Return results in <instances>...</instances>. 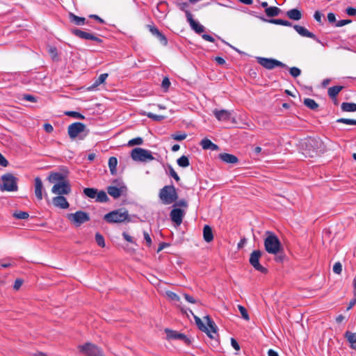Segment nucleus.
<instances>
[{
    "label": "nucleus",
    "mask_w": 356,
    "mask_h": 356,
    "mask_svg": "<svg viewBox=\"0 0 356 356\" xmlns=\"http://www.w3.org/2000/svg\"><path fill=\"white\" fill-rule=\"evenodd\" d=\"M280 11L281 10L279 8L275 6L268 7L265 9V13L266 15L268 17L277 16L280 14Z\"/></svg>",
    "instance_id": "obj_33"
},
{
    "label": "nucleus",
    "mask_w": 356,
    "mask_h": 356,
    "mask_svg": "<svg viewBox=\"0 0 356 356\" xmlns=\"http://www.w3.org/2000/svg\"><path fill=\"white\" fill-rule=\"evenodd\" d=\"M104 220L108 223H122L129 221L128 211L125 209H119L106 213Z\"/></svg>",
    "instance_id": "obj_3"
},
{
    "label": "nucleus",
    "mask_w": 356,
    "mask_h": 356,
    "mask_svg": "<svg viewBox=\"0 0 356 356\" xmlns=\"http://www.w3.org/2000/svg\"><path fill=\"white\" fill-rule=\"evenodd\" d=\"M165 332L168 340H181L187 345L191 343V340L184 334L169 329H165Z\"/></svg>",
    "instance_id": "obj_14"
},
{
    "label": "nucleus",
    "mask_w": 356,
    "mask_h": 356,
    "mask_svg": "<svg viewBox=\"0 0 356 356\" xmlns=\"http://www.w3.org/2000/svg\"><path fill=\"white\" fill-rule=\"evenodd\" d=\"M238 310H239L242 317L245 320L248 321L250 318H249V315H248V312L245 309V308L242 305H238Z\"/></svg>",
    "instance_id": "obj_48"
},
{
    "label": "nucleus",
    "mask_w": 356,
    "mask_h": 356,
    "mask_svg": "<svg viewBox=\"0 0 356 356\" xmlns=\"http://www.w3.org/2000/svg\"><path fill=\"white\" fill-rule=\"evenodd\" d=\"M13 216L17 219H26L29 215L27 212L19 211L15 212Z\"/></svg>",
    "instance_id": "obj_41"
},
{
    "label": "nucleus",
    "mask_w": 356,
    "mask_h": 356,
    "mask_svg": "<svg viewBox=\"0 0 356 356\" xmlns=\"http://www.w3.org/2000/svg\"><path fill=\"white\" fill-rule=\"evenodd\" d=\"M165 293L167 297L172 301L179 302L180 300L179 296L172 291H167Z\"/></svg>",
    "instance_id": "obj_40"
},
{
    "label": "nucleus",
    "mask_w": 356,
    "mask_h": 356,
    "mask_svg": "<svg viewBox=\"0 0 356 356\" xmlns=\"http://www.w3.org/2000/svg\"><path fill=\"white\" fill-rule=\"evenodd\" d=\"M175 4L178 6V8L186 13V11H188L186 8L188 6V3L186 2H181L180 0H177L175 1Z\"/></svg>",
    "instance_id": "obj_45"
},
{
    "label": "nucleus",
    "mask_w": 356,
    "mask_h": 356,
    "mask_svg": "<svg viewBox=\"0 0 356 356\" xmlns=\"http://www.w3.org/2000/svg\"><path fill=\"white\" fill-rule=\"evenodd\" d=\"M22 284H23V280H22L17 279L15 281V284H14V286H13L14 289L18 290L22 286Z\"/></svg>",
    "instance_id": "obj_55"
},
{
    "label": "nucleus",
    "mask_w": 356,
    "mask_h": 356,
    "mask_svg": "<svg viewBox=\"0 0 356 356\" xmlns=\"http://www.w3.org/2000/svg\"><path fill=\"white\" fill-rule=\"evenodd\" d=\"M146 115L148 118L152 119L153 120L157 121V122H160V121L163 120V119H165V118L163 115H155V114H154L152 113H150V112L149 113H147Z\"/></svg>",
    "instance_id": "obj_43"
},
{
    "label": "nucleus",
    "mask_w": 356,
    "mask_h": 356,
    "mask_svg": "<svg viewBox=\"0 0 356 356\" xmlns=\"http://www.w3.org/2000/svg\"><path fill=\"white\" fill-rule=\"evenodd\" d=\"M48 181L52 184L60 183L66 181L65 176L60 172H51L47 178Z\"/></svg>",
    "instance_id": "obj_23"
},
{
    "label": "nucleus",
    "mask_w": 356,
    "mask_h": 356,
    "mask_svg": "<svg viewBox=\"0 0 356 356\" xmlns=\"http://www.w3.org/2000/svg\"><path fill=\"white\" fill-rule=\"evenodd\" d=\"M79 351L86 356H104L102 350L90 343L78 346Z\"/></svg>",
    "instance_id": "obj_8"
},
{
    "label": "nucleus",
    "mask_w": 356,
    "mask_h": 356,
    "mask_svg": "<svg viewBox=\"0 0 356 356\" xmlns=\"http://www.w3.org/2000/svg\"><path fill=\"white\" fill-rule=\"evenodd\" d=\"M266 235L267 236L264 239L266 251L272 254H278L282 250V245L279 238L270 232H267Z\"/></svg>",
    "instance_id": "obj_2"
},
{
    "label": "nucleus",
    "mask_w": 356,
    "mask_h": 356,
    "mask_svg": "<svg viewBox=\"0 0 356 356\" xmlns=\"http://www.w3.org/2000/svg\"><path fill=\"white\" fill-rule=\"evenodd\" d=\"M95 241H96L97 243L98 244V245H99L100 247L103 248L105 246L104 238L101 234L97 233L95 234Z\"/></svg>",
    "instance_id": "obj_44"
},
{
    "label": "nucleus",
    "mask_w": 356,
    "mask_h": 356,
    "mask_svg": "<svg viewBox=\"0 0 356 356\" xmlns=\"http://www.w3.org/2000/svg\"><path fill=\"white\" fill-rule=\"evenodd\" d=\"M293 28L301 36L310 38L316 40L318 42H320L318 39H316V35L313 33L309 31L304 26H301L299 25H295L293 26Z\"/></svg>",
    "instance_id": "obj_22"
},
{
    "label": "nucleus",
    "mask_w": 356,
    "mask_h": 356,
    "mask_svg": "<svg viewBox=\"0 0 356 356\" xmlns=\"http://www.w3.org/2000/svg\"><path fill=\"white\" fill-rule=\"evenodd\" d=\"M170 175L177 181H179V177L172 168H170Z\"/></svg>",
    "instance_id": "obj_57"
},
{
    "label": "nucleus",
    "mask_w": 356,
    "mask_h": 356,
    "mask_svg": "<svg viewBox=\"0 0 356 356\" xmlns=\"http://www.w3.org/2000/svg\"><path fill=\"white\" fill-rule=\"evenodd\" d=\"M333 271L336 274H338V275L341 274V273L342 271V265L341 264V263L337 262L334 264V265L333 266Z\"/></svg>",
    "instance_id": "obj_51"
},
{
    "label": "nucleus",
    "mask_w": 356,
    "mask_h": 356,
    "mask_svg": "<svg viewBox=\"0 0 356 356\" xmlns=\"http://www.w3.org/2000/svg\"><path fill=\"white\" fill-rule=\"evenodd\" d=\"M346 13L350 16L356 15V9L352 7H349L346 9Z\"/></svg>",
    "instance_id": "obj_60"
},
{
    "label": "nucleus",
    "mask_w": 356,
    "mask_h": 356,
    "mask_svg": "<svg viewBox=\"0 0 356 356\" xmlns=\"http://www.w3.org/2000/svg\"><path fill=\"white\" fill-rule=\"evenodd\" d=\"M186 136H187V135L185 133L174 134H172V136H171L172 139H174L175 140H178V141H181V140L186 139Z\"/></svg>",
    "instance_id": "obj_49"
},
{
    "label": "nucleus",
    "mask_w": 356,
    "mask_h": 356,
    "mask_svg": "<svg viewBox=\"0 0 356 356\" xmlns=\"http://www.w3.org/2000/svg\"><path fill=\"white\" fill-rule=\"evenodd\" d=\"M351 22L350 19H342L337 22L336 26L338 27H341Z\"/></svg>",
    "instance_id": "obj_54"
},
{
    "label": "nucleus",
    "mask_w": 356,
    "mask_h": 356,
    "mask_svg": "<svg viewBox=\"0 0 356 356\" xmlns=\"http://www.w3.org/2000/svg\"><path fill=\"white\" fill-rule=\"evenodd\" d=\"M122 236L123 238L128 242L129 243H134V241L133 240V238L132 236H131L129 234H127V232H123L122 233Z\"/></svg>",
    "instance_id": "obj_59"
},
{
    "label": "nucleus",
    "mask_w": 356,
    "mask_h": 356,
    "mask_svg": "<svg viewBox=\"0 0 356 356\" xmlns=\"http://www.w3.org/2000/svg\"><path fill=\"white\" fill-rule=\"evenodd\" d=\"M170 86V81L168 77H165L161 83V86L165 92H166Z\"/></svg>",
    "instance_id": "obj_50"
},
{
    "label": "nucleus",
    "mask_w": 356,
    "mask_h": 356,
    "mask_svg": "<svg viewBox=\"0 0 356 356\" xmlns=\"http://www.w3.org/2000/svg\"><path fill=\"white\" fill-rule=\"evenodd\" d=\"M34 188H35V195L38 200H42L43 198L42 191H43V184L41 179L38 177H35L34 179Z\"/></svg>",
    "instance_id": "obj_19"
},
{
    "label": "nucleus",
    "mask_w": 356,
    "mask_h": 356,
    "mask_svg": "<svg viewBox=\"0 0 356 356\" xmlns=\"http://www.w3.org/2000/svg\"><path fill=\"white\" fill-rule=\"evenodd\" d=\"M213 115L219 121H229L231 119L232 113L227 110H214Z\"/></svg>",
    "instance_id": "obj_18"
},
{
    "label": "nucleus",
    "mask_w": 356,
    "mask_h": 356,
    "mask_svg": "<svg viewBox=\"0 0 356 356\" xmlns=\"http://www.w3.org/2000/svg\"><path fill=\"white\" fill-rule=\"evenodd\" d=\"M53 204L55 207L60 209H67L70 206L66 198L63 195H58L52 199Z\"/></svg>",
    "instance_id": "obj_20"
},
{
    "label": "nucleus",
    "mask_w": 356,
    "mask_h": 356,
    "mask_svg": "<svg viewBox=\"0 0 356 356\" xmlns=\"http://www.w3.org/2000/svg\"><path fill=\"white\" fill-rule=\"evenodd\" d=\"M190 312L193 316L195 323H196V325H197L198 328L201 331L207 333L208 337H209L211 339H215L216 336L218 335L217 334L218 327H217L216 325L215 324V323L213 322V321H212L211 318L209 316H205L203 318L204 321V323L199 317H197V316H195L193 314V313L192 312V311H190Z\"/></svg>",
    "instance_id": "obj_1"
},
{
    "label": "nucleus",
    "mask_w": 356,
    "mask_h": 356,
    "mask_svg": "<svg viewBox=\"0 0 356 356\" xmlns=\"http://www.w3.org/2000/svg\"><path fill=\"white\" fill-rule=\"evenodd\" d=\"M184 215V211L181 209H173L170 213L172 221L177 226H179L182 223Z\"/></svg>",
    "instance_id": "obj_16"
},
{
    "label": "nucleus",
    "mask_w": 356,
    "mask_h": 356,
    "mask_svg": "<svg viewBox=\"0 0 356 356\" xmlns=\"http://www.w3.org/2000/svg\"><path fill=\"white\" fill-rule=\"evenodd\" d=\"M72 33L76 36L82 39L93 40L97 42V43H101L102 42V40L99 38L95 36L94 34L79 29H73L72 31Z\"/></svg>",
    "instance_id": "obj_15"
},
{
    "label": "nucleus",
    "mask_w": 356,
    "mask_h": 356,
    "mask_svg": "<svg viewBox=\"0 0 356 356\" xmlns=\"http://www.w3.org/2000/svg\"><path fill=\"white\" fill-rule=\"evenodd\" d=\"M338 123H343L346 124L356 125V120L346 118H339L337 120Z\"/></svg>",
    "instance_id": "obj_47"
},
{
    "label": "nucleus",
    "mask_w": 356,
    "mask_h": 356,
    "mask_svg": "<svg viewBox=\"0 0 356 356\" xmlns=\"http://www.w3.org/2000/svg\"><path fill=\"white\" fill-rule=\"evenodd\" d=\"M108 74L107 73L102 74L99 76L94 81L92 85L88 88V90H91L104 83L107 79Z\"/></svg>",
    "instance_id": "obj_30"
},
{
    "label": "nucleus",
    "mask_w": 356,
    "mask_h": 356,
    "mask_svg": "<svg viewBox=\"0 0 356 356\" xmlns=\"http://www.w3.org/2000/svg\"><path fill=\"white\" fill-rule=\"evenodd\" d=\"M65 114L68 116L76 118H83V116L77 112L75 111H68L66 112Z\"/></svg>",
    "instance_id": "obj_53"
},
{
    "label": "nucleus",
    "mask_w": 356,
    "mask_h": 356,
    "mask_svg": "<svg viewBox=\"0 0 356 356\" xmlns=\"http://www.w3.org/2000/svg\"><path fill=\"white\" fill-rule=\"evenodd\" d=\"M327 19L330 23H333L336 21V17L334 13H330L327 15Z\"/></svg>",
    "instance_id": "obj_64"
},
{
    "label": "nucleus",
    "mask_w": 356,
    "mask_h": 356,
    "mask_svg": "<svg viewBox=\"0 0 356 356\" xmlns=\"http://www.w3.org/2000/svg\"><path fill=\"white\" fill-rule=\"evenodd\" d=\"M67 217L76 227L90 220L88 214L81 211H76L74 213H69Z\"/></svg>",
    "instance_id": "obj_9"
},
{
    "label": "nucleus",
    "mask_w": 356,
    "mask_h": 356,
    "mask_svg": "<svg viewBox=\"0 0 356 356\" xmlns=\"http://www.w3.org/2000/svg\"><path fill=\"white\" fill-rule=\"evenodd\" d=\"M344 337L350 343L351 348L356 350V345H355L356 343V332L346 331Z\"/></svg>",
    "instance_id": "obj_27"
},
{
    "label": "nucleus",
    "mask_w": 356,
    "mask_h": 356,
    "mask_svg": "<svg viewBox=\"0 0 356 356\" xmlns=\"http://www.w3.org/2000/svg\"><path fill=\"white\" fill-rule=\"evenodd\" d=\"M95 198L96 200L99 202H105L108 200V196L106 193L103 191L97 192Z\"/></svg>",
    "instance_id": "obj_37"
},
{
    "label": "nucleus",
    "mask_w": 356,
    "mask_h": 356,
    "mask_svg": "<svg viewBox=\"0 0 356 356\" xmlns=\"http://www.w3.org/2000/svg\"><path fill=\"white\" fill-rule=\"evenodd\" d=\"M97 190L92 188H86L83 190V193L90 198H95Z\"/></svg>",
    "instance_id": "obj_38"
},
{
    "label": "nucleus",
    "mask_w": 356,
    "mask_h": 356,
    "mask_svg": "<svg viewBox=\"0 0 356 356\" xmlns=\"http://www.w3.org/2000/svg\"><path fill=\"white\" fill-rule=\"evenodd\" d=\"M118 165V159L114 157H110L108 159V167L112 175H115L116 173V167Z\"/></svg>",
    "instance_id": "obj_34"
},
{
    "label": "nucleus",
    "mask_w": 356,
    "mask_h": 356,
    "mask_svg": "<svg viewBox=\"0 0 356 356\" xmlns=\"http://www.w3.org/2000/svg\"><path fill=\"white\" fill-rule=\"evenodd\" d=\"M143 236H144V238H145L147 245L148 247H150L152 245V238H151L149 233L146 231H144Z\"/></svg>",
    "instance_id": "obj_52"
},
{
    "label": "nucleus",
    "mask_w": 356,
    "mask_h": 356,
    "mask_svg": "<svg viewBox=\"0 0 356 356\" xmlns=\"http://www.w3.org/2000/svg\"><path fill=\"white\" fill-rule=\"evenodd\" d=\"M203 237L206 242L209 243L213 239V234L211 227L209 225H204L203 228Z\"/></svg>",
    "instance_id": "obj_29"
},
{
    "label": "nucleus",
    "mask_w": 356,
    "mask_h": 356,
    "mask_svg": "<svg viewBox=\"0 0 356 356\" xmlns=\"http://www.w3.org/2000/svg\"><path fill=\"white\" fill-rule=\"evenodd\" d=\"M15 265V262L13 261H8V262H3V263H1V267H2V268H8V267H10V266H13Z\"/></svg>",
    "instance_id": "obj_62"
},
{
    "label": "nucleus",
    "mask_w": 356,
    "mask_h": 356,
    "mask_svg": "<svg viewBox=\"0 0 356 356\" xmlns=\"http://www.w3.org/2000/svg\"><path fill=\"white\" fill-rule=\"evenodd\" d=\"M304 104L312 110H316L318 108V104L314 99L309 98L304 99Z\"/></svg>",
    "instance_id": "obj_35"
},
{
    "label": "nucleus",
    "mask_w": 356,
    "mask_h": 356,
    "mask_svg": "<svg viewBox=\"0 0 356 356\" xmlns=\"http://www.w3.org/2000/svg\"><path fill=\"white\" fill-rule=\"evenodd\" d=\"M186 16L187 21L190 24V26L193 30H194L197 33L204 32V27L193 19V16L189 11H186Z\"/></svg>",
    "instance_id": "obj_17"
},
{
    "label": "nucleus",
    "mask_w": 356,
    "mask_h": 356,
    "mask_svg": "<svg viewBox=\"0 0 356 356\" xmlns=\"http://www.w3.org/2000/svg\"><path fill=\"white\" fill-rule=\"evenodd\" d=\"M343 88V87L341 86H336L331 87L328 89V91H327L328 95L332 100L334 101L335 104H337V99H336L337 96L342 90Z\"/></svg>",
    "instance_id": "obj_24"
},
{
    "label": "nucleus",
    "mask_w": 356,
    "mask_h": 356,
    "mask_svg": "<svg viewBox=\"0 0 356 356\" xmlns=\"http://www.w3.org/2000/svg\"><path fill=\"white\" fill-rule=\"evenodd\" d=\"M231 344H232V347L236 350H240V346H239L238 342L234 338L231 339Z\"/></svg>",
    "instance_id": "obj_63"
},
{
    "label": "nucleus",
    "mask_w": 356,
    "mask_h": 356,
    "mask_svg": "<svg viewBox=\"0 0 356 356\" xmlns=\"http://www.w3.org/2000/svg\"><path fill=\"white\" fill-rule=\"evenodd\" d=\"M159 197L165 204H170L178 198L176 189L173 186H165L161 189Z\"/></svg>",
    "instance_id": "obj_5"
},
{
    "label": "nucleus",
    "mask_w": 356,
    "mask_h": 356,
    "mask_svg": "<svg viewBox=\"0 0 356 356\" xmlns=\"http://www.w3.org/2000/svg\"><path fill=\"white\" fill-rule=\"evenodd\" d=\"M184 296L186 300L188 301V302H191V303H196L197 302L196 300L191 296H189L188 294H184Z\"/></svg>",
    "instance_id": "obj_61"
},
{
    "label": "nucleus",
    "mask_w": 356,
    "mask_h": 356,
    "mask_svg": "<svg viewBox=\"0 0 356 356\" xmlns=\"http://www.w3.org/2000/svg\"><path fill=\"white\" fill-rule=\"evenodd\" d=\"M143 143V140L140 137L133 138L128 142V146L140 145Z\"/></svg>",
    "instance_id": "obj_39"
},
{
    "label": "nucleus",
    "mask_w": 356,
    "mask_h": 356,
    "mask_svg": "<svg viewBox=\"0 0 356 356\" xmlns=\"http://www.w3.org/2000/svg\"><path fill=\"white\" fill-rule=\"evenodd\" d=\"M219 158L227 163H236L238 161V159L233 154L222 153L219 154Z\"/></svg>",
    "instance_id": "obj_26"
},
{
    "label": "nucleus",
    "mask_w": 356,
    "mask_h": 356,
    "mask_svg": "<svg viewBox=\"0 0 356 356\" xmlns=\"http://www.w3.org/2000/svg\"><path fill=\"white\" fill-rule=\"evenodd\" d=\"M258 63L268 70H272L276 67H287L284 63L273 58H258Z\"/></svg>",
    "instance_id": "obj_11"
},
{
    "label": "nucleus",
    "mask_w": 356,
    "mask_h": 356,
    "mask_svg": "<svg viewBox=\"0 0 356 356\" xmlns=\"http://www.w3.org/2000/svg\"><path fill=\"white\" fill-rule=\"evenodd\" d=\"M261 256V252L260 250H254L250 254L249 261L256 270L266 273L268 271L267 269L259 263Z\"/></svg>",
    "instance_id": "obj_10"
},
{
    "label": "nucleus",
    "mask_w": 356,
    "mask_h": 356,
    "mask_svg": "<svg viewBox=\"0 0 356 356\" xmlns=\"http://www.w3.org/2000/svg\"><path fill=\"white\" fill-rule=\"evenodd\" d=\"M286 15L289 18L293 20H299L302 18L301 12L296 8L288 10L286 13Z\"/></svg>",
    "instance_id": "obj_31"
},
{
    "label": "nucleus",
    "mask_w": 356,
    "mask_h": 356,
    "mask_svg": "<svg viewBox=\"0 0 356 356\" xmlns=\"http://www.w3.org/2000/svg\"><path fill=\"white\" fill-rule=\"evenodd\" d=\"M341 108L344 112L356 111V104L350 102H343L341 104Z\"/></svg>",
    "instance_id": "obj_32"
},
{
    "label": "nucleus",
    "mask_w": 356,
    "mask_h": 356,
    "mask_svg": "<svg viewBox=\"0 0 356 356\" xmlns=\"http://www.w3.org/2000/svg\"><path fill=\"white\" fill-rule=\"evenodd\" d=\"M177 164L182 168H186L189 166L190 162L189 159L186 156H181L179 159L177 161Z\"/></svg>",
    "instance_id": "obj_36"
},
{
    "label": "nucleus",
    "mask_w": 356,
    "mask_h": 356,
    "mask_svg": "<svg viewBox=\"0 0 356 356\" xmlns=\"http://www.w3.org/2000/svg\"><path fill=\"white\" fill-rule=\"evenodd\" d=\"M17 179L10 173L1 177L0 189L1 191H16L17 190Z\"/></svg>",
    "instance_id": "obj_6"
},
{
    "label": "nucleus",
    "mask_w": 356,
    "mask_h": 356,
    "mask_svg": "<svg viewBox=\"0 0 356 356\" xmlns=\"http://www.w3.org/2000/svg\"><path fill=\"white\" fill-rule=\"evenodd\" d=\"M8 165V161L6 158L0 153V165L3 167H6Z\"/></svg>",
    "instance_id": "obj_56"
},
{
    "label": "nucleus",
    "mask_w": 356,
    "mask_h": 356,
    "mask_svg": "<svg viewBox=\"0 0 356 356\" xmlns=\"http://www.w3.org/2000/svg\"><path fill=\"white\" fill-rule=\"evenodd\" d=\"M127 188L124 184L120 180L115 179L113 181V185L107 188L108 193L115 199L120 197L127 193Z\"/></svg>",
    "instance_id": "obj_7"
},
{
    "label": "nucleus",
    "mask_w": 356,
    "mask_h": 356,
    "mask_svg": "<svg viewBox=\"0 0 356 356\" xmlns=\"http://www.w3.org/2000/svg\"><path fill=\"white\" fill-rule=\"evenodd\" d=\"M148 28H149V31H150V33L152 35H155L163 45L167 44V43H168L167 38L163 33H161L159 31V30L156 27H155L154 26L148 25Z\"/></svg>",
    "instance_id": "obj_21"
},
{
    "label": "nucleus",
    "mask_w": 356,
    "mask_h": 356,
    "mask_svg": "<svg viewBox=\"0 0 356 356\" xmlns=\"http://www.w3.org/2000/svg\"><path fill=\"white\" fill-rule=\"evenodd\" d=\"M200 145L204 149L218 150L217 145L213 143L209 139L204 138L202 140Z\"/></svg>",
    "instance_id": "obj_28"
},
{
    "label": "nucleus",
    "mask_w": 356,
    "mask_h": 356,
    "mask_svg": "<svg viewBox=\"0 0 356 356\" xmlns=\"http://www.w3.org/2000/svg\"><path fill=\"white\" fill-rule=\"evenodd\" d=\"M70 21L77 26H81L86 24V19L84 17H79L72 13H70L69 15Z\"/></svg>",
    "instance_id": "obj_25"
},
{
    "label": "nucleus",
    "mask_w": 356,
    "mask_h": 356,
    "mask_svg": "<svg viewBox=\"0 0 356 356\" xmlns=\"http://www.w3.org/2000/svg\"><path fill=\"white\" fill-rule=\"evenodd\" d=\"M86 126L81 122H74L68 127V134L72 139L81 135L85 130Z\"/></svg>",
    "instance_id": "obj_13"
},
{
    "label": "nucleus",
    "mask_w": 356,
    "mask_h": 356,
    "mask_svg": "<svg viewBox=\"0 0 356 356\" xmlns=\"http://www.w3.org/2000/svg\"><path fill=\"white\" fill-rule=\"evenodd\" d=\"M23 99L29 101V102H36L35 97L31 95H24L23 97Z\"/></svg>",
    "instance_id": "obj_58"
},
{
    "label": "nucleus",
    "mask_w": 356,
    "mask_h": 356,
    "mask_svg": "<svg viewBox=\"0 0 356 356\" xmlns=\"http://www.w3.org/2000/svg\"><path fill=\"white\" fill-rule=\"evenodd\" d=\"M272 23H274L275 24H278V25H282V26H291V23L287 20H284V19H273L270 21Z\"/></svg>",
    "instance_id": "obj_42"
},
{
    "label": "nucleus",
    "mask_w": 356,
    "mask_h": 356,
    "mask_svg": "<svg viewBox=\"0 0 356 356\" xmlns=\"http://www.w3.org/2000/svg\"><path fill=\"white\" fill-rule=\"evenodd\" d=\"M51 192L56 195H67L71 192V187L68 181L56 183L54 185Z\"/></svg>",
    "instance_id": "obj_12"
},
{
    "label": "nucleus",
    "mask_w": 356,
    "mask_h": 356,
    "mask_svg": "<svg viewBox=\"0 0 356 356\" xmlns=\"http://www.w3.org/2000/svg\"><path fill=\"white\" fill-rule=\"evenodd\" d=\"M131 157L135 161L146 163L154 160L152 152L141 147H136L131 152Z\"/></svg>",
    "instance_id": "obj_4"
},
{
    "label": "nucleus",
    "mask_w": 356,
    "mask_h": 356,
    "mask_svg": "<svg viewBox=\"0 0 356 356\" xmlns=\"http://www.w3.org/2000/svg\"><path fill=\"white\" fill-rule=\"evenodd\" d=\"M289 72L293 77L296 78L300 75L301 70L296 67H292L289 68Z\"/></svg>",
    "instance_id": "obj_46"
}]
</instances>
